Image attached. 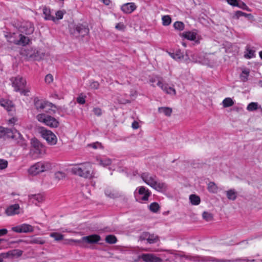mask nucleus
Segmentation results:
<instances>
[{
    "mask_svg": "<svg viewBox=\"0 0 262 262\" xmlns=\"http://www.w3.org/2000/svg\"><path fill=\"white\" fill-rule=\"evenodd\" d=\"M162 24L163 26H167L170 24L171 19L169 15H164L162 18Z\"/></svg>",
    "mask_w": 262,
    "mask_h": 262,
    "instance_id": "ea45409f",
    "label": "nucleus"
},
{
    "mask_svg": "<svg viewBox=\"0 0 262 262\" xmlns=\"http://www.w3.org/2000/svg\"><path fill=\"white\" fill-rule=\"evenodd\" d=\"M136 6L134 3H128L121 6V10L126 14L132 13L136 9Z\"/></svg>",
    "mask_w": 262,
    "mask_h": 262,
    "instance_id": "dca6fc26",
    "label": "nucleus"
},
{
    "mask_svg": "<svg viewBox=\"0 0 262 262\" xmlns=\"http://www.w3.org/2000/svg\"><path fill=\"white\" fill-rule=\"evenodd\" d=\"M99 164L100 165H102L103 166H106L110 165L111 164L112 160H111V159H110L109 158H105L103 159H100L99 160Z\"/></svg>",
    "mask_w": 262,
    "mask_h": 262,
    "instance_id": "4c0bfd02",
    "label": "nucleus"
},
{
    "mask_svg": "<svg viewBox=\"0 0 262 262\" xmlns=\"http://www.w3.org/2000/svg\"><path fill=\"white\" fill-rule=\"evenodd\" d=\"M189 200L193 205H198L201 202L200 198L196 194L190 195Z\"/></svg>",
    "mask_w": 262,
    "mask_h": 262,
    "instance_id": "bb28decb",
    "label": "nucleus"
},
{
    "mask_svg": "<svg viewBox=\"0 0 262 262\" xmlns=\"http://www.w3.org/2000/svg\"><path fill=\"white\" fill-rule=\"evenodd\" d=\"M11 133H12V129L0 126V138L6 136L9 138V135H11Z\"/></svg>",
    "mask_w": 262,
    "mask_h": 262,
    "instance_id": "a878e982",
    "label": "nucleus"
},
{
    "mask_svg": "<svg viewBox=\"0 0 262 262\" xmlns=\"http://www.w3.org/2000/svg\"><path fill=\"white\" fill-rule=\"evenodd\" d=\"M34 105L37 110H42L46 106V104L40 100H35Z\"/></svg>",
    "mask_w": 262,
    "mask_h": 262,
    "instance_id": "e433bc0d",
    "label": "nucleus"
},
{
    "mask_svg": "<svg viewBox=\"0 0 262 262\" xmlns=\"http://www.w3.org/2000/svg\"><path fill=\"white\" fill-rule=\"evenodd\" d=\"M151 188L159 192H164L166 191L167 186L165 183L157 180Z\"/></svg>",
    "mask_w": 262,
    "mask_h": 262,
    "instance_id": "a211bd4d",
    "label": "nucleus"
},
{
    "mask_svg": "<svg viewBox=\"0 0 262 262\" xmlns=\"http://www.w3.org/2000/svg\"><path fill=\"white\" fill-rule=\"evenodd\" d=\"M13 252L14 254V257H18L23 254V251L19 249H14L13 250Z\"/></svg>",
    "mask_w": 262,
    "mask_h": 262,
    "instance_id": "6e6d98bb",
    "label": "nucleus"
},
{
    "mask_svg": "<svg viewBox=\"0 0 262 262\" xmlns=\"http://www.w3.org/2000/svg\"><path fill=\"white\" fill-rule=\"evenodd\" d=\"M157 85L166 94L172 96L176 95L177 93L175 89L173 87L169 86L167 83H164L161 80H159Z\"/></svg>",
    "mask_w": 262,
    "mask_h": 262,
    "instance_id": "f8f14e48",
    "label": "nucleus"
},
{
    "mask_svg": "<svg viewBox=\"0 0 262 262\" xmlns=\"http://www.w3.org/2000/svg\"><path fill=\"white\" fill-rule=\"evenodd\" d=\"M255 50H253L249 45L246 47L244 52V57L246 59H251L255 57Z\"/></svg>",
    "mask_w": 262,
    "mask_h": 262,
    "instance_id": "412c9836",
    "label": "nucleus"
},
{
    "mask_svg": "<svg viewBox=\"0 0 262 262\" xmlns=\"http://www.w3.org/2000/svg\"><path fill=\"white\" fill-rule=\"evenodd\" d=\"M30 244H36L39 245H43L45 243V241L41 237H33L29 242Z\"/></svg>",
    "mask_w": 262,
    "mask_h": 262,
    "instance_id": "c85d7f7f",
    "label": "nucleus"
},
{
    "mask_svg": "<svg viewBox=\"0 0 262 262\" xmlns=\"http://www.w3.org/2000/svg\"><path fill=\"white\" fill-rule=\"evenodd\" d=\"M52 169V164L47 161H40L31 165L28 169L29 174L36 176Z\"/></svg>",
    "mask_w": 262,
    "mask_h": 262,
    "instance_id": "7ed1b4c3",
    "label": "nucleus"
},
{
    "mask_svg": "<svg viewBox=\"0 0 262 262\" xmlns=\"http://www.w3.org/2000/svg\"><path fill=\"white\" fill-rule=\"evenodd\" d=\"M168 54L171 58L177 61L181 60L184 58L183 54L180 51H177L172 53L168 52Z\"/></svg>",
    "mask_w": 262,
    "mask_h": 262,
    "instance_id": "b1692460",
    "label": "nucleus"
},
{
    "mask_svg": "<svg viewBox=\"0 0 262 262\" xmlns=\"http://www.w3.org/2000/svg\"><path fill=\"white\" fill-rule=\"evenodd\" d=\"M115 28L119 30H122L125 28V26L122 23H118L116 25Z\"/></svg>",
    "mask_w": 262,
    "mask_h": 262,
    "instance_id": "e2e57ef3",
    "label": "nucleus"
},
{
    "mask_svg": "<svg viewBox=\"0 0 262 262\" xmlns=\"http://www.w3.org/2000/svg\"><path fill=\"white\" fill-rule=\"evenodd\" d=\"M11 37L12 36L10 34L9 35H6V37L7 38V40L9 42H13L15 45H22V46H24L27 45H28L30 42L29 38L22 34H20L19 39L18 40H11L10 39Z\"/></svg>",
    "mask_w": 262,
    "mask_h": 262,
    "instance_id": "ddd939ff",
    "label": "nucleus"
},
{
    "mask_svg": "<svg viewBox=\"0 0 262 262\" xmlns=\"http://www.w3.org/2000/svg\"><path fill=\"white\" fill-rule=\"evenodd\" d=\"M159 112L163 113L166 116H170L172 113V109L168 107H159Z\"/></svg>",
    "mask_w": 262,
    "mask_h": 262,
    "instance_id": "cd10ccee",
    "label": "nucleus"
},
{
    "mask_svg": "<svg viewBox=\"0 0 262 262\" xmlns=\"http://www.w3.org/2000/svg\"><path fill=\"white\" fill-rule=\"evenodd\" d=\"M91 86L93 89H97L99 86V83L97 81H94L92 83Z\"/></svg>",
    "mask_w": 262,
    "mask_h": 262,
    "instance_id": "69168bd1",
    "label": "nucleus"
},
{
    "mask_svg": "<svg viewBox=\"0 0 262 262\" xmlns=\"http://www.w3.org/2000/svg\"><path fill=\"white\" fill-rule=\"evenodd\" d=\"M85 98L86 96L82 94H81L77 98V102L78 103L80 104H83L85 103Z\"/></svg>",
    "mask_w": 262,
    "mask_h": 262,
    "instance_id": "49530a36",
    "label": "nucleus"
},
{
    "mask_svg": "<svg viewBox=\"0 0 262 262\" xmlns=\"http://www.w3.org/2000/svg\"><path fill=\"white\" fill-rule=\"evenodd\" d=\"M250 70L247 68H244L242 69V73L239 75L240 79L243 82H246L248 80V77L249 76Z\"/></svg>",
    "mask_w": 262,
    "mask_h": 262,
    "instance_id": "5701e85b",
    "label": "nucleus"
},
{
    "mask_svg": "<svg viewBox=\"0 0 262 262\" xmlns=\"http://www.w3.org/2000/svg\"><path fill=\"white\" fill-rule=\"evenodd\" d=\"M239 0H227V3L231 6L236 7Z\"/></svg>",
    "mask_w": 262,
    "mask_h": 262,
    "instance_id": "bf43d9fd",
    "label": "nucleus"
},
{
    "mask_svg": "<svg viewBox=\"0 0 262 262\" xmlns=\"http://www.w3.org/2000/svg\"><path fill=\"white\" fill-rule=\"evenodd\" d=\"M50 237H53L56 241L63 239V235L58 232H52L50 234Z\"/></svg>",
    "mask_w": 262,
    "mask_h": 262,
    "instance_id": "f704fd0d",
    "label": "nucleus"
},
{
    "mask_svg": "<svg viewBox=\"0 0 262 262\" xmlns=\"http://www.w3.org/2000/svg\"><path fill=\"white\" fill-rule=\"evenodd\" d=\"M53 80H54L53 76L51 74H47L45 78V81L46 83L47 84L51 83L53 81Z\"/></svg>",
    "mask_w": 262,
    "mask_h": 262,
    "instance_id": "8fccbe9b",
    "label": "nucleus"
},
{
    "mask_svg": "<svg viewBox=\"0 0 262 262\" xmlns=\"http://www.w3.org/2000/svg\"><path fill=\"white\" fill-rule=\"evenodd\" d=\"M141 178L143 181L148 185L151 187L157 181V177L156 176L150 174L148 172H144L141 174Z\"/></svg>",
    "mask_w": 262,
    "mask_h": 262,
    "instance_id": "4468645a",
    "label": "nucleus"
},
{
    "mask_svg": "<svg viewBox=\"0 0 262 262\" xmlns=\"http://www.w3.org/2000/svg\"><path fill=\"white\" fill-rule=\"evenodd\" d=\"M245 16L246 17H252L251 14H247L245 12H243L241 11H236L234 13V17L238 19L240 17Z\"/></svg>",
    "mask_w": 262,
    "mask_h": 262,
    "instance_id": "7c9ffc66",
    "label": "nucleus"
},
{
    "mask_svg": "<svg viewBox=\"0 0 262 262\" xmlns=\"http://www.w3.org/2000/svg\"><path fill=\"white\" fill-rule=\"evenodd\" d=\"M160 209L159 204L156 202L152 203L149 205V209L153 212H157Z\"/></svg>",
    "mask_w": 262,
    "mask_h": 262,
    "instance_id": "a19ab883",
    "label": "nucleus"
},
{
    "mask_svg": "<svg viewBox=\"0 0 262 262\" xmlns=\"http://www.w3.org/2000/svg\"><path fill=\"white\" fill-rule=\"evenodd\" d=\"M19 212V206L17 204H13L8 207L5 210L7 215L11 216L18 214Z\"/></svg>",
    "mask_w": 262,
    "mask_h": 262,
    "instance_id": "f3484780",
    "label": "nucleus"
},
{
    "mask_svg": "<svg viewBox=\"0 0 262 262\" xmlns=\"http://www.w3.org/2000/svg\"><path fill=\"white\" fill-rule=\"evenodd\" d=\"M64 14V12L61 10L57 11L55 13L56 20L62 19Z\"/></svg>",
    "mask_w": 262,
    "mask_h": 262,
    "instance_id": "603ef678",
    "label": "nucleus"
},
{
    "mask_svg": "<svg viewBox=\"0 0 262 262\" xmlns=\"http://www.w3.org/2000/svg\"><path fill=\"white\" fill-rule=\"evenodd\" d=\"M236 7L243 10H245L249 12L251 11V10L249 9V8L246 5V4L245 3L243 2L239 1Z\"/></svg>",
    "mask_w": 262,
    "mask_h": 262,
    "instance_id": "a18cd8bd",
    "label": "nucleus"
},
{
    "mask_svg": "<svg viewBox=\"0 0 262 262\" xmlns=\"http://www.w3.org/2000/svg\"><path fill=\"white\" fill-rule=\"evenodd\" d=\"M71 171L74 174L86 179L93 178L95 175L92 165L90 162L75 164L71 169Z\"/></svg>",
    "mask_w": 262,
    "mask_h": 262,
    "instance_id": "f257e3e1",
    "label": "nucleus"
},
{
    "mask_svg": "<svg viewBox=\"0 0 262 262\" xmlns=\"http://www.w3.org/2000/svg\"><path fill=\"white\" fill-rule=\"evenodd\" d=\"M43 14L44 15V18L47 20H52L53 21H56L55 17L51 14L50 9L46 7L43 8Z\"/></svg>",
    "mask_w": 262,
    "mask_h": 262,
    "instance_id": "4be33fe9",
    "label": "nucleus"
},
{
    "mask_svg": "<svg viewBox=\"0 0 262 262\" xmlns=\"http://www.w3.org/2000/svg\"><path fill=\"white\" fill-rule=\"evenodd\" d=\"M147 241L149 244H154L158 241V238L157 236H155L154 234H150L147 237Z\"/></svg>",
    "mask_w": 262,
    "mask_h": 262,
    "instance_id": "37998d69",
    "label": "nucleus"
},
{
    "mask_svg": "<svg viewBox=\"0 0 262 262\" xmlns=\"http://www.w3.org/2000/svg\"><path fill=\"white\" fill-rule=\"evenodd\" d=\"M11 230L14 232L21 233H30L34 231V228L31 225L28 224H23L11 228Z\"/></svg>",
    "mask_w": 262,
    "mask_h": 262,
    "instance_id": "9d476101",
    "label": "nucleus"
},
{
    "mask_svg": "<svg viewBox=\"0 0 262 262\" xmlns=\"http://www.w3.org/2000/svg\"><path fill=\"white\" fill-rule=\"evenodd\" d=\"M56 178L58 179H62L65 177V173L61 171H57L55 174Z\"/></svg>",
    "mask_w": 262,
    "mask_h": 262,
    "instance_id": "13d9d810",
    "label": "nucleus"
},
{
    "mask_svg": "<svg viewBox=\"0 0 262 262\" xmlns=\"http://www.w3.org/2000/svg\"><path fill=\"white\" fill-rule=\"evenodd\" d=\"M70 32L72 35L83 37L89 34L90 29L86 24L78 23L70 28Z\"/></svg>",
    "mask_w": 262,
    "mask_h": 262,
    "instance_id": "423d86ee",
    "label": "nucleus"
},
{
    "mask_svg": "<svg viewBox=\"0 0 262 262\" xmlns=\"http://www.w3.org/2000/svg\"><path fill=\"white\" fill-rule=\"evenodd\" d=\"M102 2L105 5H109L110 4V0H99Z\"/></svg>",
    "mask_w": 262,
    "mask_h": 262,
    "instance_id": "774afa93",
    "label": "nucleus"
},
{
    "mask_svg": "<svg viewBox=\"0 0 262 262\" xmlns=\"http://www.w3.org/2000/svg\"><path fill=\"white\" fill-rule=\"evenodd\" d=\"M7 166V161L4 159H0V169H5Z\"/></svg>",
    "mask_w": 262,
    "mask_h": 262,
    "instance_id": "864d4df0",
    "label": "nucleus"
},
{
    "mask_svg": "<svg viewBox=\"0 0 262 262\" xmlns=\"http://www.w3.org/2000/svg\"><path fill=\"white\" fill-rule=\"evenodd\" d=\"M181 36L187 40L194 41L196 44H199L200 42L201 37L195 31H185L182 33Z\"/></svg>",
    "mask_w": 262,
    "mask_h": 262,
    "instance_id": "9b49d317",
    "label": "nucleus"
},
{
    "mask_svg": "<svg viewBox=\"0 0 262 262\" xmlns=\"http://www.w3.org/2000/svg\"><path fill=\"white\" fill-rule=\"evenodd\" d=\"M202 216L204 220H205L207 222L211 221L213 220V215L207 211L203 212L202 214Z\"/></svg>",
    "mask_w": 262,
    "mask_h": 262,
    "instance_id": "58836bf2",
    "label": "nucleus"
},
{
    "mask_svg": "<svg viewBox=\"0 0 262 262\" xmlns=\"http://www.w3.org/2000/svg\"><path fill=\"white\" fill-rule=\"evenodd\" d=\"M73 243H78L80 245V239H66L64 240L63 244L65 245H72Z\"/></svg>",
    "mask_w": 262,
    "mask_h": 262,
    "instance_id": "09e8293b",
    "label": "nucleus"
},
{
    "mask_svg": "<svg viewBox=\"0 0 262 262\" xmlns=\"http://www.w3.org/2000/svg\"><path fill=\"white\" fill-rule=\"evenodd\" d=\"M9 138L14 139L17 144L21 147L24 149H27L28 144L26 140L23 138L20 133L16 129L12 130V133L9 135Z\"/></svg>",
    "mask_w": 262,
    "mask_h": 262,
    "instance_id": "6e6552de",
    "label": "nucleus"
},
{
    "mask_svg": "<svg viewBox=\"0 0 262 262\" xmlns=\"http://www.w3.org/2000/svg\"><path fill=\"white\" fill-rule=\"evenodd\" d=\"M37 120L51 128H56L59 126V122L54 117L45 114H39L36 116Z\"/></svg>",
    "mask_w": 262,
    "mask_h": 262,
    "instance_id": "20e7f679",
    "label": "nucleus"
},
{
    "mask_svg": "<svg viewBox=\"0 0 262 262\" xmlns=\"http://www.w3.org/2000/svg\"><path fill=\"white\" fill-rule=\"evenodd\" d=\"M207 188L210 192L215 193L217 192V187L214 182H209Z\"/></svg>",
    "mask_w": 262,
    "mask_h": 262,
    "instance_id": "2f4dec72",
    "label": "nucleus"
},
{
    "mask_svg": "<svg viewBox=\"0 0 262 262\" xmlns=\"http://www.w3.org/2000/svg\"><path fill=\"white\" fill-rule=\"evenodd\" d=\"M8 230L6 229H0V236L5 235L7 234Z\"/></svg>",
    "mask_w": 262,
    "mask_h": 262,
    "instance_id": "338daca9",
    "label": "nucleus"
},
{
    "mask_svg": "<svg viewBox=\"0 0 262 262\" xmlns=\"http://www.w3.org/2000/svg\"><path fill=\"white\" fill-rule=\"evenodd\" d=\"M31 144L33 146L37 149L42 146L41 144L36 139L32 140Z\"/></svg>",
    "mask_w": 262,
    "mask_h": 262,
    "instance_id": "3c124183",
    "label": "nucleus"
},
{
    "mask_svg": "<svg viewBox=\"0 0 262 262\" xmlns=\"http://www.w3.org/2000/svg\"><path fill=\"white\" fill-rule=\"evenodd\" d=\"M40 133L42 137L47 141L49 144L54 145L57 143V137L52 131L42 128Z\"/></svg>",
    "mask_w": 262,
    "mask_h": 262,
    "instance_id": "0eeeda50",
    "label": "nucleus"
},
{
    "mask_svg": "<svg viewBox=\"0 0 262 262\" xmlns=\"http://www.w3.org/2000/svg\"><path fill=\"white\" fill-rule=\"evenodd\" d=\"M212 261H216V262H226V261H230V262H240V261H246V262H254L255 261L254 259H252V260H249L248 258H237V259H234V260H224V259H214Z\"/></svg>",
    "mask_w": 262,
    "mask_h": 262,
    "instance_id": "393cba45",
    "label": "nucleus"
},
{
    "mask_svg": "<svg viewBox=\"0 0 262 262\" xmlns=\"http://www.w3.org/2000/svg\"><path fill=\"white\" fill-rule=\"evenodd\" d=\"M2 256L3 257V258H14V254L13 252V250H10L7 252L2 253Z\"/></svg>",
    "mask_w": 262,
    "mask_h": 262,
    "instance_id": "c03bdc74",
    "label": "nucleus"
},
{
    "mask_svg": "<svg viewBox=\"0 0 262 262\" xmlns=\"http://www.w3.org/2000/svg\"><path fill=\"white\" fill-rule=\"evenodd\" d=\"M222 104L224 107H228L232 106L234 104V101L231 98L228 97L223 100Z\"/></svg>",
    "mask_w": 262,
    "mask_h": 262,
    "instance_id": "72a5a7b5",
    "label": "nucleus"
},
{
    "mask_svg": "<svg viewBox=\"0 0 262 262\" xmlns=\"http://www.w3.org/2000/svg\"><path fill=\"white\" fill-rule=\"evenodd\" d=\"M132 127L133 129H137L139 127V124L137 121H134L132 123Z\"/></svg>",
    "mask_w": 262,
    "mask_h": 262,
    "instance_id": "0e129e2a",
    "label": "nucleus"
},
{
    "mask_svg": "<svg viewBox=\"0 0 262 262\" xmlns=\"http://www.w3.org/2000/svg\"><path fill=\"white\" fill-rule=\"evenodd\" d=\"M105 242L110 244H114L117 243V237L114 235H108L105 237Z\"/></svg>",
    "mask_w": 262,
    "mask_h": 262,
    "instance_id": "473e14b6",
    "label": "nucleus"
},
{
    "mask_svg": "<svg viewBox=\"0 0 262 262\" xmlns=\"http://www.w3.org/2000/svg\"><path fill=\"white\" fill-rule=\"evenodd\" d=\"M141 258L145 262H163V260L154 254H143Z\"/></svg>",
    "mask_w": 262,
    "mask_h": 262,
    "instance_id": "2eb2a0df",
    "label": "nucleus"
},
{
    "mask_svg": "<svg viewBox=\"0 0 262 262\" xmlns=\"http://www.w3.org/2000/svg\"><path fill=\"white\" fill-rule=\"evenodd\" d=\"M88 146L90 147H92L94 149H97L98 148H103L102 144L98 142L89 144H88Z\"/></svg>",
    "mask_w": 262,
    "mask_h": 262,
    "instance_id": "de8ad7c7",
    "label": "nucleus"
},
{
    "mask_svg": "<svg viewBox=\"0 0 262 262\" xmlns=\"http://www.w3.org/2000/svg\"><path fill=\"white\" fill-rule=\"evenodd\" d=\"M258 104L256 102H251L250 103L247 107V110L249 111H253L257 109Z\"/></svg>",
    "mask_w": 262,
    "mask_h": 262,
    "instance_id": "79ce46f5",
    "label": "nucleus"
},
{
    "mask_svg": "<svg viewBox=\"0 0 262 262\" xmlns=\"http://www.w3.org/2000/svg\"><path fill=\"white\" fill-rule=\"evenodd\" d=\"M161 79H162L161 78H159V77H152V78L149 79V82L152 83V84H151L152 86L155 87V85L154 84V83H155L157 81H158L159 80H161Z\"/></svg>",
    "mask_w": 262,
    "mask_h": 262,
    "instance_id": "052dcab7",
    "label": "nucleus"
},
{
    "mask_svg": "<svg viewBox=\"0 0 262 262\" xmlns=\"http://www.w3.org/2000/svg\"><path fill=\"white\" fill-rule=\"evenodd\" d=\"M101 240V237L98 234H91L83 236L80 239V246L85 247L84 244H95L98 243Z\"/></svg>",
    "mask_w": 262,
    "mask_h": 262,
    "instance_id": "1a4fd4ad",
    "label": "nucleus"
},
{
    "mask_svg": "<svg viewBox=\"0 0 262 262\" xmlns=\"http://www.w3.org/2000/svg\"><path fill=\"white\" fill-rule=\"evenodd\" d=\"M10 81L12 82V85L16 92H19L21 95L28 96L30 92V88L26 87L27 81L26 79L18 75L14 77L10 78Z\"/></svg>",
    "mask_w": 262,
    "mask_h": 262,
    "instance_id": "f03ea898",
    "label": "nucleus"
},
{
    "mask_svg": "<svg viewBox=\"0 0 262 262\" xmlns=\"http://www.w3.org/2000/svg\"><path fill=\"white\" fill-rule=\"evenodd\" d=\"M173 27L176 30L182 31L184 29L185 25L182 21H177L173 24Z\"/></svg>",
    "mask_w": 262,
    "mask_h": 262,
    "instance_id": "c9c22d12",
    "label": "nucleus"
},
{
    "mask_svg": "<svg viewBox=\"0 0 262 262\" xmlns=\"http://www.w3.org/2000/svg\"><path fill=\"white\" fill-rule=\"evenodd\" d=\"M226 194L229 200L234 201L236 198V192L234 189H230L227 191Z\"/></svg>",
    "mask_w": 262,
    "mask_h": 262,
    "instance_id": "c756f323",
    "label": "nucleus"
},
{
    "mask_svg": "<svg viewBox=\"0 0 262 262\" xmlns=\"http://www.w3.org/2000/svg\"><path fill=\"white\" fill-rule=\"evenodd\" d=\"M17 120L16 118L12 117L8 120L7 123L9 125H14Z\"/></svg>",
    "mask_w": 262,
    "mask_h": 262,
    "instance_id": "680f3d73",
    "label": "nucleus"
},
{
    "mask_svg": "<svg viewBox=\"0 0 262 262\" xmlns=\"http://www.w3.org/2000/svg\"><path fill=\"white\" fill-rule=\"evenodd\" d=\"M94 114L97 116H100L102 115V110L99 107H94L93 110Z\"/></svg>",
    "mask_w": 262,
    "mask_h": 262,
    "instance_id": "4d7b16f0",
    "label": "nucleus"
},
{
    "mask_svg": "<svg viewBox=\"0 0 262 262\" xmlns=\"http://www.w3.org/2000/svg\"><path fill=\"white\" fill-rule=\"evenodd\" d=\"M105 194L106 196L111 198H115L117 196V195L115 193L112 192L110 189L105 190Z\"/></svg>",
    "mask_w": 262,
    "mask_h": 262,
    "instance_id": "5fc2aeb1",
    "label": "nucleus"
},
{
    "mask_svg": "<svg viewBox=\"0 0 262 262\" xmlns=\"http://www.w3.org/2000/svg\"><path fill=\"white\" fill-rule=\"evenodd\" d=\"M44 196L41 194H33L29 196L30 201L38 205V203H41L44 200Z\"/></svg>",
    "mask_w": 262,
    "mask_h": 262,
    "instance_id": "6ab92c4d",
    "label": "nucleus"
},
{
    "mask_svg": "<svg viewBox=\"0 0 262 262\" xmlns=\"http://www.w3.org/2000/svg\"><path fill=\"white\" fill-rule=\"evenodd\" d=\"M151 194L150 190L144 186H140L136 188L134 192L135 198L137 201L143 203L148 200Z\"/></svg>",
    "mask_w": 262,
    "mask_h": 262,
    "instance_id": "39448f33",
    "label": "nucleus"
},
{
    "mask_svg": "<svg viewBox=\"0 0 262 262\" xmlns=\"http://www.w3.org/2000/svg\"><path fill=\"white\" fill-rule=\"evenodd\" d=\"M0 105L4 107L8 112L12 111L14 108L12 102L7 99L0 100Z\"/></svg>",
    "mask_w": 262,
    "mask_h": 262,
    "instance_id": "aec40b11",
    "label": "nucleus"
}]
</instances>
